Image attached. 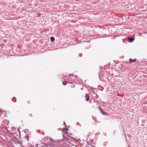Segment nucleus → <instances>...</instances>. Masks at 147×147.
I'll return each instance as SVG.
<instances>
[{
    "label": "nucleus",
    "mask_w": 147,
    "mask_h": 147,
    "mask_svg": "<svg viewBox=\"0 0 147 147\" xmlns=\"http://www.w3.org/2000/svg\"><path fill=\"white\" fill-rule=\"evenodd\" d=\"M32 114H31V116H32Z\"/></svg>",
    "instance_id": "obj_12"
},
{
    "label": "nucleus",
    "mask_w": 147,
    "mask_h": 147,
    "mask_svg": "<svg viewBox=\"0 0 147 147\" xmlns=\"http://www.w3.org/2000/svg\"><path fill=\"white\" fill-rule=\"evenodd\" d=\"M63 135L62 138L61 139V140H60V141H59V140H57V142H58L59 143H60V142H61L65 138V136H64L63 135Z\"/></svg>",
    "instance_id": "obj_2"
},
{
    "label": "nucleus",
    "mask_w": 147,
    "mask_h": 147,
    "mask_svg": "<svg viewBox=\"0 0 147 147\" xmlns=\"http://www.w3.org/2000/svg\"><path fill=\"white\" fill-rule=\"evenodd\" d=\"M1 112V110H0V112Z\"/></svg>",
    "instance_id": "obj_9"
},
{
    "label": "nucleus",
    "mask_w": 147,
    "mask_h": 147,
    "mask_svg": "<svg viewBox=\"0 0 147 147\" xmlns=\"http://www.w3.org/2000/svg\"><path fill=\"white\" fill-rule=\"evenodd\" d=\"M32 114H31V116H32Z\"/></svg>",
    "instance_id": "obj_13"
},
{
    "label": "nucleus",
    "mask_w": 147,
    "mask_h": 147,
    "mask_svg": "<svg viewBox=\"0 0 147 147\" xmlns=\"http://www.w3.org/2000/svg\"><path fill=\"white\" fill-rule=\"evenodd\" d=\"M27 102L28 104H30V102L29 101H27Z\"/></svg>",
    "instance_id": "obj_8"
},
{
    "label": "nucleus",
    "mask_w": 147,
    "mask_h": 147,
    "mask_svg": "<svg viewBox=\"0 0 147 147\" xmlns=\"http://www.w3.org/2000/svg\"><path fill=\"white\" fill-rule=\"evenodd\" d=\"M134 38H129V41L131 42H132L134 41Z\"/></svg>",
    "instance_id": "obj_3"
},
{
    "label": "nucleus",
    "mask_w": 147,
    "mask_h": 147,
    "mask_svg": "<svg viewBox=\"0 0 147 147\" xmlns=\"http://www.w3.org/2000/svg\"><path fill=\"white\" fill-rule=\"evenodd\" d=\"M74 86H75L74 85Z\"/></svg>",
    "instance_id": "obj_14"
},
{
    "label": "nucleus",
    "mask_w": 147,
    "mask_h": 147,
    "mask_svg": "<svg viewBox=\"0 0 147 147\" xmlns=\"http://www.w3.org/2000/svg\"><path fill=\"white\" fill-rule=\"evenodd\" d=\"M85 97L86 98V100L87 101H88L90 98V96L88 94H86V95L85 96Z\"/></svg>",
    "instance_id": "obj_1"
},
{
    "label": "nucleus",
    "mask_w": 147,
    "mask_h": 147,
    "mask_svg": "<svg viewBox=\"0 0 147 147\" xmlns=\"http://www.w3.org/2000/svg\"><path fill=\"white\" fill-rule=\"evenodd\" d=\"M67 84V83L66 81H64L63 82V84L64 85H66Z\"/></svg>",
    "instance_id": "obj_6"
},
{
    "label": "nucleus",
    "mask_w": 147,
    "mask_h": 147,
    "mask_svg": "<svg viewBox=\"0 0 147 147\" xmlns=\"http://www.w3.org/2000/svg\"><path fill=\"white\" fill-rule=\"evenodd\" d=\"M32 114H31V116H32Z\"/></svg>",
    "instance_id": "obj_11"
},
{
    "label": "nucleus",
    "mask_w": 147,
    "mask_h": 147,
    "mask_svg": "<svg viewBox=\"0 0 147 147\" xmlns=\"http://www.w3.org/2000/svg\"><path fill=\"white\" fill-rule=\"evenodd\" d=\"M4 41L5 42H6V40H4Z\"/></svg>",
    "instance_id": "obj_10"
},
{
    "label": "nucleus",
    "mask_w": 147,
    "mask_h": 147,
    "mask_svg": "<svg viewBox=\"0 0 147 147\" xmlns=\"http://www.w3.org/2000/svg\"><path fill=\"white\" fill-rule=\"evenodd\" d=\"M76 1H78V0H76Z\"/></svg>",
    "instance_id": "obj_15"
},
{
    "label": "nucleus",
    "mask_w": 147,
    "mask_h": 147,
    "mask_svg": "<svg viewBox=\"0 0 147 147\" xmlns=\"http://www.w3.org/2000/svg\"><path fill=\"white\" fill-rule=\"evenodd\" d=\"M17 47L19 49H21L22 48V46L21 45H18Z\"/></svg>",
    "instance_id": "obj_7"
},
{
    "label": "nucleus",
    "mask_w": 147,
    "mask_h": 147,
    "mask_svg": "<svg viewBox=\"0 0 147 147\" xmlns=\"http://www.w3.org/2000/svg\"><path fill=\"white\" fill-rule=\"evenodd\" d=\"M129 60L131 61L135 62L137 61V59H130Z\"/></svg>",
    "instance_id": "obj_5"
},
{
    "label": "nucleus",
    "mask_w": 147,
    "mask_h": 147,
    "mask_svg": "<svg viewBox=\"0 0 147 147\" xmlns=\"http://www.w3.org/2000/svg\"><path fill=\"white\" fill-rule=\"evenodd\" d=\"M51 42H53L54 41L55 38H54V37H51Z\"/></svg>",
    "instance_id": "obj_4"
}]
</instances>
